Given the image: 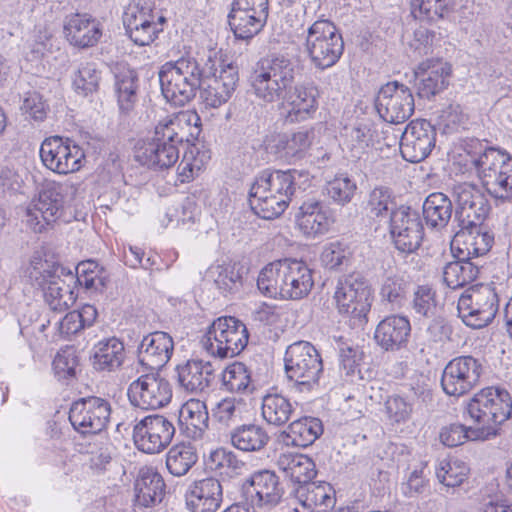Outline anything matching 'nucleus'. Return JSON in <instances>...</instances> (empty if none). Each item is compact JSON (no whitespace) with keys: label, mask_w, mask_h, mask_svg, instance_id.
<instances>
[{"label":"nucleus","mask_w":512,"mask_h":512,"mask_svg":"<svg viewBox=\"0 0 512 512\" xmlns=\"http://www.w3.org/2000/svg\"><path fill=\"white\" fill-rule=\"evenodd\" d=\"M299 67L285 55H270L258 60L248 77L250 92L261 102L287 103L285 120L298 123L311 118L318 108L320 92L313 82L295 85Z\"/></svg>","instance_id":"1"},{"label":"nucleus","mask_w":512,"mask_h":512,"mask_svg":"<svg viewBox=\"0 0 512 512\" xmlns=\"http://www.w3.org/2000/svg\"><path fill=\"white\" fill-rule=\"evenodd\" d=\"M466 411L477 426L453 423L443 427L440 440L445 446L456 447L467 440H485L496 436L498 426L511 416L512 399L505 389L486 387L469 400Z\"/></svg>","instance_id":"2"},{"label":"nucleus","mask_w":512,"mask_h":512,"mask_svg":"<svg viewBox=\"0 0 512 512\" xmlns=\"http://www.w3.org/2000/svg\"><path fill=\"white\" fill-rule=\"evenodd\" d=\"M219 65L220 58L216 55L204 59L187 53L168 61L158 71L161 94L170 104L182 107L196 97L205 78L214 75Z\"/></svg>","instance_id":"3"},{"label":"nucleus","mask_w":512,"mask_h":512,"mask_svg":"<svg viewBox=\"0 0 512 512\" xmlns=\"http://www.w3.org/2000/svg\"><path fill=\"white\" fill-rule=\"evenodd\" d=\"M466 151L486 191L502 203L512 200V157L478 139L466 143Z\"/></svg>","instance_id":"4"},{"label":"nucleus","mask_w":512,"mask_h":512,"mask_svg":"<svg viewBox=\"0 0 512 512\" xmlns=\"http://www.w3.org/2000/svg\"><path fill=\"white\" fill-rule=\"evenodd\" d=\"M285 377L291 388L300 393H311L320 388L324 372L321 354L308 341L290 344L284 354Z\"/></svg>","instance_id":"5"},{"label":"nucleus","mask_w":512,"mask_h":512,"mask_svg":"<svg viewBox=\"0 0 512 512\" xmlns=\"http://www.w3.org/2000/svg\"><path fill=\"white\" fill-rule=\"evenodd\" d=\"M67 188L61 183L47 182L39 192L38 199L27 208L26 225L34 233H43L57 222L70 223L74 216L66 205Z\"/></svg>","instance_id":"6"},{"label":"nucleus","mask_w":512,"mask_h":512,"mask_svg":"<svg viewBox=\"0 0 512 512\" xmlns=\"http://www.w3.org/2000/svg\"><path fill=\"white\" fill-rule=\"evenodd\" d=\"M334 298L339 314L348 319L351 328H363L366 325L373 290L362 275L354 273L340 280Z\"/></svg>","instance_id":"7"},{"label":"nucleus","mask_w":512,"mask_h":512,"mask_svg":"<svg viewBox=\"0 0 512 512\" xmlns=\"http://www.w3.org/2000/svg\"><path fill=\"white\" fill-rule=\"evenodd\" d=\"M246 325L234 316L217 318L208 327L201 344L208 354L221 359L239 355L247 346Z\"/></svg>","instance_id":"8"},{"label":"nucleus","mask_w":512,"mask_h":512,"mask_svg":"<svg viewBox=\"0 0 512 512\" xmlns=\"http://www.w3.org/2000/svg\"><path fill=\"white\" fill-rule=\"evenodd\" d=\"M305 50L316 69L331 68L344 52L342 34L330 20H317L307 30Z\"/></svg>","instance_id":"9"},{"label":"nucleus","mask_w":512,"mask_h":512,"mask_svg":"<svg viewBox=\"0 0 512 512\" xmlns=\"http://www.w3.org/2000/svg\"><path fill=\"white\" fill-rule=\"evenodd\" d=\"M457 310L466 326L473 329L488 326L499 310L494 283H478L468 287L458 300Z\"/></svg>","instance_id":"10"},{"label":"nucleus","mask_w":512,"mask_h":512,"mask_svg":"<svg viewBox=\"0 0 512 512\" xmlns=\"http://www.w3.org/2000/svg\"><path fill=\"white\" fill-rule=\"evenodd\" d=\"M35 286L43 292L45 303L54 312L68 310L77 300L74 273L59 263H52L35 277Z\"/></svg>","instance_id":"11"},{"label":"nucleus","mask_w":512,"mask_h":512,"mask_svg":"<svg viewBox=\"0 0 512 512\" xmlns=\"http://www.w3.org/2000/svg\"><path fill=\"white\" fill-rule=\"evenodd\" d=\"M455 203L454 222L459 230L476 229L484 224L491 206L479 187L471 183H460L452 190Z\"/></svg>","instance_id":"12"},{"label":"nucleus","mask_w":512,"mask_h":512,"mask_svg":"<svg viewBox=\"0 0 512 512\" xmlns=\"http://www.w3.org/2000/svg\"><path fill=\"white\" fill-rule=\"evenodd\" d=\"M39 155L47 169L60 175L79 171L85 157L74 140L59 135L45 138L40 145Z\"/></svg>","instance_id":"13"},{"label":"nucleus","mask_w":512,"mask_h":512,"mask_svg":"<svg viewBox=\"0 0 512 512\" xmlns=\"http://www.w3.org/2000/svg\"><path fill=\"white\" fill-rule=\"evenodd\" d=\"M484 370L483 361L472 355H461L451 359L441 376L444 393L454 397L469 393L479 384Z\"/></svg>","instance_id":"14"},{"label":"nucleus","mask_w":512,"mask_h":512,"mask_svg":"<svg viewBox=\"0 0 512 512\" xmlns=\"http://www.w3.org/2000/svg\"><path fill=\"white\" fill-rule=\"evenodd\" d=\"M122 19L126 34L139 46L151 44L166 22L150 3L141 1L129 4Z\"/></svg>","instance_id":"15"},{"label":"nucleus","mask_w":512,"mask_h":512,"mask_svg":"<svg viewBox=\"0 0 512 512\" xmlns=\"http://www.w3.org/2000/svg\"><path fill=\"white\" fill-rule=\"evenodd\" d=\"M111 416V404L102 397L86 396L74 400L69 409V421L81 435H96L106 429Z\"/></svg>","instance_id":"16"},{"label":"nucleus","mask_w":512,"mask_h":512,"mask_svg":"<svg viewBox=\"0 0 512 512\" xmlns=\"http://www.w3.org/2000/svg\"><path fill=\"white\" fill-rule=\"evenodd\" d=\"M387 223L392 243L398 251L411 254L420 248L424 239V226L417 210L399 205Z\"/></svg>","instance_id":"17"},{"label":"nucleus","mask_w":512,"mask_h":512,"mask_svg":"<svg viewBox=\"0 0 512 512\" xmlns=\"http://www.w3.org/2000/svg\"><path fill=\"white\" fill-rule=\"evenodd\" d=\"M374 104L379 116L393 124L408 120L415 109L410 88L398 81H391L381 86Z\"/></svg>","instance_id":"18"},{"label":"nucleus","mask_w":512,"mask_h":512,"mask_svg":"<svg viewBox=\"0 0 512 512\" xmlns=\"http://www.w3.org/2000/svg\"><path fill=\"white\" fill-rule=\"evenodd\" d=\"M200 133V117L197 113H179L160 120L155 126L152 139L163 143L165 147H172L179 155V145L183 142L194 144Z\"/></svg>","instance_id":"19"},{"label":"nucleus","mask_w":512,"mask_h":512,"mask_svg":"<svg viewBox=\"0 0 512 512\" xmlns=\"http://www.w3.org/2000/svg\"><path fill=\"white\" fill-rule=\"evenodd\" d=\"M175 426L163 415H148L135 424L133 441L136 448L146 454H157L170 445Z\"/></svg>","instance_id":"20"},{"label":"nucleus","mask_w":512,"mask_h":512,"mask_svg":"<svg viewBox=\"0 0 512 512\" xmlns=\"http://www.w3.org/2000/svg\"><path fill=\"white\" fill-rule=\"evenodd\" d=\"M127 396L131 405L143 410L159 409L170 403L172 387L158 373L141 375L128 387Z\"/></svg>","instance_id":"21"},{"label":"nucleus","mask_w":512,"mask_h":512,"mask_svg":"<svg viewBox=\"0 0 512 512\" xmlns=\"http://www.w3.org/2000/svg\"><path fill=\"white\" fill-rule=\"evenodd\" d=\"M284 493L279 476L269 469L254 471L241 485L242 496L254 508L276 506Z\"/></svg>","instance_id":"22"},{"label":"nucleus","mask_w":512,"mask_h":512,"mask_svg":"<svg viewBox=\"0 0 512 512\" xmlns=\"http://www.w3.org/2000/svg\"><path fill=\"white\" fill-rule=\"evenodd\" d=\"M436 128L426 119L411 121L402 133L400 152L411 163L425 160L435 148Z\"/></svg>","instance_id":"23"},{"label":"nucleus","mask_w":512,"mask_h":512,"mask_svg":"<svg viewBox=\"0 0 512 512\" xmlns=\"http://www.w3.org/2000/svg\"><path fill=\"white\" fill-rule=\"evenodd\" d=\"M239 81L238 66L225 63L220 59L218 71L205 78L199 90L201 99L207 107L218 108L225 104L232 96Z\"/></svg>","instance_id":"24"},{"label":"nucleus","mask_w":512,"mask_h":512,"mask_svg":"<svg viewBox=\"0 0 512 512\" xmlns=\"http://www.w3.org/2000/svg\"><path fill=\"white\" fill-rule=\"evenodd\" d=\"M309 180V172L304 170L267 168L256 175L252 184H258L260 188L290 203L296 190L305 189L303 185Z\"/></svg>","instance_id":"25"},{"label":"nucleus","mask_w":512,"mask_h":512,"mask_svg":"<svg viewBox=\"0 0 512 512\" xmlns=\"http://www.w3.org/2000/svg\"><path fill=\"white\" fill-rule=\"evenodd\" d=\"M295 222L308 239H317L327 234L334 223L331 210L321 201H304L295 214Z\"/></svg>","instance_id":"26"},{"label":"nucleus","mask_w":512,"mask_h":512,"mask_svg":"<svg viewBox=\"0 0 512 512\" xmlns=\"http://www.w3.org/2000/svg\"><path fill=\"white\" fill-rule=\"evenodd\" d=\"M411 331V322L407 316L388 315L377 324L374 341L385 352H397L407 348Z\"/></svg>","instance_id":"27"},{"label":"nucleus","mask_w":512,"mask_h":512,"mask_svg":"<svg viewBox=\"0 0 512 512\" xmlns=\"http://www.w3.org/2000/svg\"><path fill=\"white\" fill-rule=\"evenodd\" d=\"M452 67L441 59H427L419 64L415 72L417 95L420 98L431 99L443 92L449 85Z\"/></svg>","instance_id":"28"},{"label":"nucleus","mask_w":512,"mask_h":512,"mask_svg":"<svg viewBox=\"0 0 512 512\" xmlns=\"http://www.w3.org/2000/svg\"><path fill=\"white\" fill-rule=\"evenodd\" d=\"M174 351L173 338L164 331H155L143 337L138 346V361L151 371L163 368Z\"/></svg>","instance_id":"29"},{"label":"nucleus","mask_w":512,"mask_h":512,"mask_svg":"<svg viewBox=\"0 0 512 512\" xmlns=\"http://www.w3.org/2000/svg\"><path fill=\"white\" fill-rule=\"evenodd\" d=\"M184 496L189 511L216 512L223 501V489L218 479L207 477L193 481Z\"/></svg>","instance_id":"30"},{"label":"nucleus","mask_w":512,"mask_h":512,"mask_svg":"<svg viewBox=\"0 0 512 512\" xmlns=\"http://www.w3.org/2000/svg\"><path fill=\"white\" fill-rule=\"evenodd\" d=\"M213 372L209 361L191 359L176 366L174 378L181 390L198 394L210 386Z\"/></svg>","instance_id":"31"},{"label":"nucleus","mask_w":512,"mask_h":512,"mask_svg":"<svg viewBox=\"0 0 512 512\" xmlns=\"http://www.w3.org/2000/svg\"><path fill=\"white\" fill-rule=\"evenodd\" d=\"M64 34L69 43L78 48L94 46L102 35L100 23L88 14L76 13L66 18Z\"/></svg>","instance_id":"32"},{"label":"nucleus","mask_w":512,"mask_h":512,"mask_svg":"<svg viewBox=\"0 0 512 512\" xmlns=\"http://www.w3.org/2000/svg\"><path fill=\"white\" fill-rule=\"evenodd\" d=\"M494 236L482 225L476 229L459 230L451 243V252L460 253V259L471 257L479 260L492 248Z\"/></svg>","instance_id":"33"},{"label":"nucleus","mask_w":512,"mask_h":512,"mask_svg":"<svg viewBox=\"0 0 512 512\" xmlns=\"http://www.w3.org/2000/svg\"><path fill=\"white\" fill-rule=\"evenodd\" d=\"M208 424L209 413L205 402L190 399L181 406L178 425L182 435L192 440H200L208 430Z\"/></svg>","instance_id":"34"},{"label":"nucleus","mask_w":512,"mask_h":512,"mask_svg":"<svg viewBox=\"0 0 512 512\" xmlns=\"http://www.w3.org/2000/svg\"><path fill=\"white\" fill-rule=\"evenodd\" d=\"M135 502L142 507L160 504L166 495V484L162 475L152 467L140 469L135 481Z\"/></svg>","instance_id":"35"},{"label":"nucleus","mask_w":512,"mask_h":512,"mask_svg":"<svg viewBox=\"0 0 512 512\" xmlns=\"http://www.w3.org/2000/svg\"><path fill=\"white\" fill-rule=\"evenodd\" d=\"M286 278L283 300H301L314 286L313 270L300 260L288 259Z\"/></svg>","instance_id":"36"},{"label":"nucleus","mask_w":512,"mask_h":512,"mask_svg":"<svg viewBox=\"0 0 512 512\" xmlns=\"http://www.w3.org/2000/svg\"><path fill=\"white\" fill-rule=\"evenodd\" d=\"M115 92L117 102L122 113L133 110L138 101L139 76L136 70L128 66H117L114 72Z\"/></svg>","instance_id":"37"},{"label":"nucleus","mask_w":512,"mask_h":512,"mask_svg":"<svg viewBox=\"0 0 512 512\" xmlns=\"http://www.w3.org/2000/svg\"><path fill=\"white\" fill-rule=\"evenodd\" d=\"M452 254L456 260L445 265L443 279L449 288L458 289L476 280L483 264L481 260H473L471 257L462 260L460 253Z\"/></svg>","instance_id":"38"},{"label":"nucleus","mask_w":512,"mask_h":512,"mask_svg":"<svg viewBox=\"0 0 512 512\" xmlns=\"http://www.w3.org/2000/svg\"><path fill=\"white\" fill-rule=\"evenodd\" d=\"M288 258L267 264L257 277V288L264 296L284 299Z\"/></svg>","instance_id":"39"},{"label":"nucleus","mask_w":512,"mask_h":512,"mask_svg":"<svg viewBox=\"0 0 512 512\" xmlns=\"http://www.w3.org/2000/svg\"><path fill=\"white\" fill-rule=\"evenodd\" d=\"M453 204V199L442 192L429 194L422 206L427 226L436 230L445 228L455 211Z\"/></svg>","instance_id":"40"},{"label":"nucleus","mask_w":512,"mask_h":512,"mask_svg":"<svg viewBox=\"0 0 512 512\" xmlns=\"http://www.w3.org/2000/svg\"><path fill=\"white\" fill-rule=\"evenodd\" d=\"M179 159L172 147H165L151 139L138 147L135 151V160L149 169L164 170L172 167Z\"/></svg>","instance_id":"41"},{"label":"nucleus","mask_w":512,"mask_h":512,"mask_svg":"<svg viewBox=\"0 0 512 512\" xmlns=\"http://www.w3.org/2000/svg\"><path fill=\"white\" fill-rule=\"evenodd\" d=\"M248 202L255 215L265 220L278 218L289 205L287 201L260 188L258 184L251 185Z\"/></svg>","instance_id":"42"},{"label":"nucleus","mask_w":512,"mask_h":512,"mask_svg":"<svg viewBox=\"0 0 512 512\" xmlns=\"http://www.w3.org/2000/svg\"><path fill=\"white\" fill-rule=\"evenodd\" d=\"M124 344L116 337L104 338L92 349V364L98 371H112L124 361Z\"/></svg>","instance_id":"43"},{"label":"nucleus","mask_w":512,"mask_h":512,"mask_svg":"<svg viewBox=\"0 0 512 512\" xmlns=\"http://www.w3.org/2000/svg\"><path fill=\"white\" fill-rule=\"evenodd\" d=\"M292 493L304 506L318 508V512L333 508L336 503L335 490L325 481H311L293 489Z\"/></svg>","instance_id":"44"},{"label":"nucleus","mask_w":512,"mask_h":512,"mask_svg":"<svg viewBox=\"0 0 512 512\" xmlns=\"http://www.w3.org/2000/svg\"><path fill=\"white\" fill-rule=\"evenodd\" d=\"M398 208L394 192L386 186H377L372 189L364 206L366 216L376 223L390 220Z\"/></svg>","instance_id":"45"},{"label":"nucleus","mask_w":512,"mask_h":512,"mask_svg":"<svg viewBox=\"0 0 512 512\" xmlns=\"http://www.w3.org/2000/svg\"><path fill=\"white\" fill-rule=\"evenodd\" d=\"M284 434L287 445L306 448L323 434V424L319 418L305 416L290 423Z\"/></svg>","instance_id":"46"},{"label":"nucleus","mask_w":512,"mask_h":512,"mask_svg":"<svg viewBox=\"0 0 512 512\" xmlns=\"http://www.w3.org/2000/svg\"><path fill=\"white\" fill-rule=\"evenodd\" d=\"M267 18L266 13L231 8L228 23L237 39L249 40L263 29Z\"/></svg>","instance_id":"47"},{"label":"nucleus","mask_w":512,"mask_h":512,"mask_svg":"<svg viewBox=\"0 0 512 512\" xmlns=\"http://www.w3.org/2000/svg\"><path fill=\"white\" fill-rule=\"evenodd\" d=\"M232 445L243 452H259L270 441L267 431L257 424H241L230 432Z\"/></svg>","instance_id":"48"},{"label":"nucleus","mask_w":512,"mask_h":512,"mask_svg":"<svg viewBox=\"0 0 512 512\" xmlns=\"http://www.w3.org/2000/svg\"><path fill=\"white\" fill-rule=\"evenodd\" d=\"M281 464L284 465L285 476L292 483V490L308 485L318 473L314 461L303 454L285 456Z\"/></svg>","instance_id":"49"},{"label":"nucleus","mask_w":512,"mask_h":512,"mask_svg":"<svg viewBox=\"0 0 512 512\" xmlns=\"http://www.w3.org/2000/svg\"><path fill=\"white\" fill-rule=\"evenodd\" d=\"M314 139L312 128H301L291 134H281L277 137L275 148L277 153L286 158L301 159L310 148Z\"/></svg>","instance_id":"50"},{"label":"nucleus","mask_w":512,"mask_h":512,"mask_svg":"<svg viewBox=\"0 0 512 512\" xmlns=\"http://www.w3.org/2000/svg\"><path fill=\"white\" fill-rule=\"evenodd\" d=\"M411 286V281L404 274L387 275L382 281L379 292L381 301L388 303L392 308L400 309L407 302Z\"/></svg>","instance_id":"51"},{"label":"nucleus","mask_w":512,"mask_h":512,"mask_svg":"<svg viewBox=\"0 0 512 512\" xmlns=\"http://www.w3.org/2000/svg\"><path fill=\"white\" fill-rule=\"evenodd\" d=\"M197 461L198 454L191 443L175 444L166 454V468L175 477L186 475Z\"/></svg>","instance_id":"52"},{"label":"nucleus","mask_w":512,"mask_h":512,"mask_svg":"<svg viewBox=\"0 0 512 512\" xmlns=\"http://www.w3.org/2000/svg\"><path fill=\"white\" fill-rule=\"evenodd\" d=\"M261 409L266 422L275 426L286 424L294 411L290 400L277 392H269L262 398Z\"/></svg>","instance_id":"53"},{"label":"nucleus","mask_w":512,"mask_h":512,"mask_svg":"<svg viewBox=\"0 0 512 512\" xmlns=\"http://www.w3.org/2000/svg\"><path fill=\"white\" fill-rule=\"evenodd\" d=\"M109 282L107 270L96 261L87 260L76 266L74 285L84 287L86 290L102 291Z\"/></svg>","instance_id":"54"},{"label":"nucleus","mask_w":512,"mask_h":512,"mask_svg":"<svg viewBox=\"0 0 512 512\" xmlns=\"http://www.w3.org/2000/svg\"><path fill=\"white\" fill-rule=\"evenodd\" d=\"M102 72L94 62H82L72 75V88L82 97L97 93L100 87Z\"/></svg>","instance_id":"55"},{"label":"nucleus","mask_w":512,"mask_h":512,"mask_svg":"<svg viewBox=\"0 0 512 512\" xmlns=\"http://www.w3.org/2000/svg\"><path fill=\"white\" fill-rule=\"evenodd\" d=\"M409 308L416 317L431 318L438 309L437 292L430 284H418L412 289Z\"/></svg>","instance_id":"56"},{"label":"nucleus","mask_w":512,"mask_h":512,"mask_svg":"<svg viewBox=\"0 0 512 512\" xmlns=\"http://www.w3.org/2000/svg\"><path fill=\"white\" fill-rule=\"evenodd\" d=\"M208 276L223 295L238 292L243 284L242 275L235 264L213 265L208 270Z\"/></svg>","instance_id":"57"},{"label":"nucleus","mask_w":512,"mask_h":512,"mask_svg":"<svg viewBox=\"0 0 512 512\" xmlns=\"http://www.w3.org/2000/svg\"><path fill=\"white\" fill-rule=\"evenodd\" d=\"M79 359L73 347L61 349L55 356L52 367L56 380L69 386L77 380Z\"/></svg>","instance_id":"58"},{"label":"nucleus","mask_w":512,"mask_h":512,"mask_svg":"<svg viewBox=\"0 0 512 512\" xmlns=\"http://www.w3.org/2000/svg\"><path fill=\"white\" fill-rule=\"evenodd\" d=\"M245 403L243 399L227 397L219 401L212 409V419L220 428L236 427L243 418Z\"/></svg>","instance_id":"59"},{"label":"nucleus","mask_w":512,"mask_h":512,"mask_svg":"<svg viewBox=\"0 0 512 512\" xmlns=\"http://www.w3.org/2000/svg\"><path fill=\"white\" fill-rule=\"evenodd\" d=\"M453 0H411V13L416 19L436 22L451 10Z\"/></svg>","instance_id":"60"},{"label":"nucleus","mask_w":512,"mask_h":512,"mask_svg":"<svg viewBox=\"0 0 512 512\" xmlns=\"http://www.w3.org/2000/svg\"><path fill=\"white\" fill-rule=\"evenodd\" d=\"M376 129L371 121H359L351 128L348 136L353 157L358 159L373 146Z\"/></svg>","instance_id":"61"},{"label":"nucleus","mask_w":512,"mask_h":512,"mask_svg":"<svg viewBox=\"0 0 512 512\" xmlns=\"http://www.w3.org/2000/svg\"><path fill=\"white\" fill-rule=\"evenodd\" d=\"M222 384L231 393L248 391L251 385V371L244 363L234 362L223 371Z\"/></svg>","instance_id":"62"},{"label":"nucleus","mask_w":512,"mask_h":512,"mask_svg":"<svg viewBox=\"0 0 512 512\" xmlns=\"http://www.w3.org/2000/svg\"><path fill=\"white\" fill-rule=\"evenodd\" d=\"M321 261L329 270L343 271L351 265L352 252L349 246L342 242H331L324 247Z\"/></svg>","instance_id":"63"},{"label":"nucleus","mask_w":512,"mask_h":512,"mask_svg":"<svg viewBox=\"0 0 512 512\" xmlns=\"http://www.w3.org/2000/svg\"><path fill=\"white\" fill-rule=\"evenodd\" d=\"M325 189L328 197L334 203L343 206L351 202L357 190V185L347 173H340L327 182Z\"/></svg>","instance_id":"64"}]
</instances>
